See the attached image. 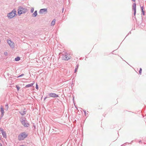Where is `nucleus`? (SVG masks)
Here are the masks:
<instances>
[{
  "label": "nucleus",
  "instance_id": "f257e3e1",
  "mask_svg": "<svg viewBox=\"0 0 146 146\" xmlns=\"http://www.w3.org/2000/svg\"><path fill=\"white\" fill-rule=\"evenodd\" d=\"M28 135V133L26 132H22L19 135L18 139L19 141L23 140L27 138Z\"/></svg>",
  "mask_w": 146,
  "mask_h": 146
},
{
  "label": "nucleus",
  "instance_id": "f03ea898",
  "mask_svg": "<svg viewBox=\"0 0 146 146\" xmlns=\"http://www.w3.org/2000/svg\"><path fill=\"white\" fill-rule=\"evenodd\" d=\"M16 14V11L15 9H13L12 11L7 15V17L10 19H12L14 17Z\"/></svg>",
  "mask_w": 146,
  "mask_h": 146
},
{
  "label": "nucleus",
  "instance_id": "7ed1b4c3",
  "mask_svg": "<svg viewBox=\"0 0 146 146\" xmlns=\"http://www.w3.org/2000/svg\"><path fill=\"white\" fill-rule=\"evenodd\" d=\"M27 11L26 8L23 7H20L18 10V14L19 15H20L23 13H24Z\"/></svg>",
  "mask_w": 146,
  "mask_h": 146
},
{
  "label": "nucleus",
  "instance_id": "20e7f679",
  "mask_svg": "<svg viewBox=\"0 0 146 146\" xmlns=\"http://www.w3.org/2000/svg\"><path fill=\"white\" fill-rule=\"evenodd\" d=\"M62 59L63 60H68L70 59V54L67 53H65L62 54Z\"/></svg>",
  "mask_w": 146,
  "mask_h": 146
},
{
  "label": "nucleus",
  "instance_id": "39448f33",
  "mask_svg": "<svg viewBox=\"0 0 146 146\" xmlns=\"http://www.w3.org/2000/svg\"><path fill=\"white\" fill-rule=\"evenodd\" d=\"M7 42L10 47L12 49H14L15 48V44L14 42L10 39H7Z\"/></svg>",
  "mask_w": 146,
  "mask_h": 146
},
{
  "label": "nucleus",
  "instance_id": "423d86ee",
  "mask_svg": "<svg viewBox=\"0 0 146 146\" xmlns=\"http://www.w3.org/2000/svg\"><path fill=\"white\" fill-rule=\"evenodd\" d=\"M21 121V123L25 127H28L29 125V124L27 123V121L23 119H22Z\"/></svg>",
  "mask_w": 146,
  "mask_h": 146
},
{
  "label": "nucleus",
  "instance_id": "0eeeda50",
  "mask_svg": "<svg viewBox=\"0 0 146 146\" xmlns=\"http://www.w3.org/2000/svg\"><path fill=\"white\" fill-rule=\"evenodd\" d=\"M49 96L50 97L53 98H57L58 97V95L54 93H50L48 94Z\"/></svg>",
  "mask_w": 146,
  "mask_h": 146
},
{
  "label": "nucleus",
  "instance_id": "6e6552de",
  "mask_svg": "<svg viewBox=\"0 0 146 146\" xmlns=\"http://www.w3.org/2000/svg\"><path fill=\"white\" fill-rule=\"evenodd\" d=\"M0 131L1 132L4 138H7L6 133L5 131H4L3 129L0 128Z\"/></svg>",
  "mask_w": 146,
  "mask_h": 146
},
{
  "label": "nucleus",
  "instance_id": "1a4fd4ad",
  "mask_svg": "<svg viewBox=\"0 0 146 146\" xmlns=\"http://www.w3.org/2000/svg\"><path fill=\"white\" fill-rule=\"evenodd\" d=\"M132 9L134 11V15L135 16L136 14V4L134 3L132 5Z\"/></svg>",
  "mask_w": 146,
  "mask_h": 146
},
{
  "label": "nucleus",
  "instance_id": "9d476101",
  "mask_svg": "<svg viewBox=\"0 0 146 146\" xmlns=\"http://www.w3.org/2000/svg\"><path fill=\"white\" fill-rule=\"evenodd\" d=\"M47 9L46 8L41 9L39 11V13L40 14H42L44 13H47Z\"/></svg>",
  "mask_w": 146,
  "mask_h": 146
},
{
  "label": "nucleus",
  "instance_id": "9b49d317",
  "mask_svg": "<svg viewBox=\"0 0 146 146\" xmlns=\"http://www.w3.org/2000/svg\"><path fill=\"white\" fill-rule=\"evenodd\" d=\"M1 117H2L3 116L4 113V109L2 106H1Z\"/></svg>",
  "mask_w": 146,
  "mask_h": 146
},
{
  "label": "nucleus",
  "instance_id": "f8f14e48",
  "mask_svg": "<svg viewBox=\"0 0 146 146\" xmlns=\"http://www.w3.org/2000/svg\"><path fill=\"white\" fill-rule=\"evenodd\" d=\"M26 108H25L24 109V110L22 112V111H19V113L21 114L22 115H24L26 114Z\"/></svg>",
  "mask_w": 146,
  "mask_h": 146
},
{
  "label": "nucleus",
  "instance_id": "ddd939ff",
  "mask_svg": "<svg viewBox=\"0 0 146 146\" xmlns=\"http://www.w3.org/2000/svg\"><path fill=\"white\" fill-rule=\"evenodd\" d=\"M34 83H35V82H33V83H31V84H28L27 85L25 86V87L26 88H28V87H31L34 84Z\"/></svg>",
  "mask_w": 146,
  "mask_h": 146
},
{
  "label": "nucleus",
  "instance_id": "4468645a",
  "mask_svg": "<svg viewBox=\"0 0 146 146\" xmlns=\"http://www.w3.org/2000/svg\"><path fill=\"white\" fill-rule=\"evenodd\" d=\"M37 15V11H35L33 13L32 15V16L33 17H36Z\"/></svg>",
  "mask_w": 146,
  "mask_h": 146
},
{
  "label": "nucleus",
  "instance_id": "2eb2a0df",
  "mask_svg": "<svg viewBox=\"0 0 146 146\" xmlns=\"http://www.w3.org/2000/svg\"><path fill=\"white\" fill-rule=\"evenodd\" d=\"M141 11L142 12L143 15H145V11L143 10V9H144L143 7L142 6V7H141Z\"/></svg>",
  "mask_w": 146,
  "mask_h": 146
},
{
  "label": "nucleus",
  "instance_id": "dca6fc26",
  "mask_svg": "<svg viewBox=\"0 0 146 146\" xmlns=\"http://www.w3.org/2000/svg\"><path fill=\"white\" fill-rule=\"evenodd\" d=\"M55 19H54L52 22L51 23V25L52 26H53L55 25Z\"/></svg>",
  "mask_w": 146,
  "mask_h": 146
},
{
  "label": "nucleus",
  "instance_id": "f3484780",
  "mask_svg": "<svg viewBox=\"0 0 146 146\" xmlns=\"http://www.w3.org/2000/svg\"><path fill=\"white\" fill-rule=\"evenodd\" d=\"M20 59V57H16L15 59V61H19Z\"/></svg>",
  "mask_w": 146,
  "mask_h": 146
},
{
  "label": "nucleus",
  "instance_id": "a211bd4d",
  "mask_svg": "<svg viewBox=\"0 0 146 146\" xmlns=\"http://www.w3.org/2000/svg\"><path fill=\"white\" fill-rule=\"evenodd\" d=\"M5 110H7L8 109V104H6V105H5Z\"/></svg>",
  "mask_w": 146,
  "mask_h": 146
},
{
  "label": "nucleus",
  "instance_id": "6ab92c4d",
  "mask_svg": "<svg viewBox=\"0 0 146 146\" xmlns=\"http://www.w3.org/2000/svg\"><path fill=\"white\" fill-rule=\"evenodd\" d=\"M78 65L76 66L75 69V72H76L77 71V70L78 68Z\"/></svg>",
  "mask_w": 146,
  "mask_h": 146
},
{
  "label": "nucleus",
  "instance_id": "aec40b11",
  "mask_svg": "<svg viewBox=\"0 0 146 146\" xmlns=\"http://www.w3.org/2000/svg\"><path fill=\"white\" fill-rule=\"evenodd\" d=\"M34 11V9L33 8H31V13H33Z\"/></svg>",
  "mask_w": 146,
  "mask_h": 146
},
{
  "label": "nucleus",
  "instance_id": "412c9836",
  "mask_svg": "<svg viewBox=\"0 0 146 146\" xmlns=\"http://www.w3.org/2000/svg\"><path fill=\"white\" fill-rule=\"evenodd\" d=\"M142 72V69L141 68H140L139 71V74H141Z\"/></svg>",
  "mask_w": 146,
  "mask_h": 146
},
{
  "label": "nucleus",
  "instance_id": "4be33fe9",
  "mask_svg": "<svg viewBox=\"0 0 146 146\" xmlns=\"http://www.w3.org/2000/svg\"><path fill=\"white\" fill-rule=\"evenodd\" d=\"M16 88L17 89L18 91L20 89V87L18 86H16Z\"/></svg>",
  "mask_w": 146,
  "mask_h": 146
},
{
  "label": "nucleus",
  "instance_id": "5701e85b",
  "mask_svg": "<svg viewBox=\"0 0 146 146\" xmlns=\"http://www.w3.org/2000/svg\"><path fill=\"white\" fill-rule=\"evenodd\" d=\"M4 54L6 56H7L8 55V53L7 52H5L4 53Z\"/></svg>",
  "mask_w": 146,
  "mask_h": 146
},
{
  "label": "nucleus",
  "instance_id": "b1692460",
  "mask_svg": "<svg viewBox=\"0 0 146 146\" xmlns=\"http://www.w3.org/2000/svg\"><path fill=\"white\" fill-rule=\"evenodd\" d=\"M36 88L37 90H38V85L37 84H36Z\"/></svg>",
  "mask_w": 146,
  "mask_h": 146
},
{
  "label": "nucleus",
  "instance_id": "393cba45",
  "mask_svg": "<svg viewBox=\"0 0 146 146\" xmlns=\"http://www.w3.org/2000/svg\"><path fill=\"white\" fill-rule=\"evenodd\" d=\"M24 75V74H21V75H20L18 77H21V76H23Z\"/></svg>",
  "mask_w": 146,
  "mask_h": 146
},
{
  "label": "nucleus",
  "instance_id": "a878e982",
  "mask_svg": "<svg viewBox=\"0 0 146 146\" xmlns=\"http://www.w3.org/2000/svg\"><path fill=\"white\" fill-rule=\"evenodd\" d=\"M83 111H84V113H85V114L86 115V110H84Z\"/></svg>",
  "mask_w": 146,
  "mask_h": 146
},
{
  "label": "nucleus",
  "instance_id": "bb28decb",
  "mask_svg": "<svg viewBox=\"0 0 146 146\" xmlns=\"http://www.w3.org/2000/svg\"><path fill=\"white\" fill-rule=\"evenodd\" d=\"M47 98V97H45V98H44V100H46V98Z\"/></svg>",
  "mask_w": 146,
  "mask_h": 146
},
{
  "label": "nucleus",
  "instance_id": "cd10ccee",
  "mask_svg": "<svg viewBox=\"0 0 146 146\" xmlns=\"http://www.w3.org/2000/svg\"><path fill=\"white\" fill-rule=\"evenodd\" d=\"M0 146H2V145L1 143H0Z\"/></svg>",
  "mask_w": 146,
  "mask_h": 146
},
{
  "label": "nucleus",
  "instance_id": "c85d7f7f",
  "mask_svg": "<svg viewBox=\"0 0 146 146\" xmlns=\"http://www.w3.org/2000/svg\"><path fill=\"white\" fill-rule=\"evenodd\" d=\"M133 1H135V0H132Z\"/></svg>",
  "mask_w": 146,
  "mask_h": 146
},
{
  "label": "nucleus",
  "instance_id": "c756f323",
  "mask_svg": "<svg viewBox=\"0 0 146 146\" xmlns=\"http://www.w3.org/2000/svg\"><path fill=\"white\" fill-rule=\"evenodd\" d=\"M141 142V141H139V143H140Z\"/></svg>",
  "mask_w": 146,
  "mask_h": 146
},
{
  "label": "nucleus",
  "instance_id": "7c9ffc66",
  "mask_svg": "<svg viewBox=\"0 0 146 146\" xmlns=\"http://www.w3.org/2000/svg\"><path fill=\"white\" fill-rule=\"evenodd\" d=\"M19 146H24L22 145H20Z\"/></svg>",
  "mask_w": 146,
  "mask_h": 146
},
{
  "label": "nucleus",
  "instance_id": "2f4dec72",
  "mask_svg": "<svg viewBox=\"0 0 146 146\" xmlns=\"http://www.w3.org/2000/svg\"><path fill=\"white\" fill-rule=\"evenodd\" d=\"M121 146H124L123 145H121Z\"/></svg>",
  "mask_w": 146,
  "mask_h": 146
},
{
  "label": "nucleus",
  "instance_id": "473e14b6",
  "mask_svg": "<svg viewBox=\"0 0 146 146\" xmlns=\"http://www.w3.org/2000/svg\"><path fill=\"white\" fill-rule=\"evenodd\" d=\"M63 10H64V9H62V11H63Z\"/></svg>",
  "mask_w": 146,
  "mask_h": 146
}]
</instances>
